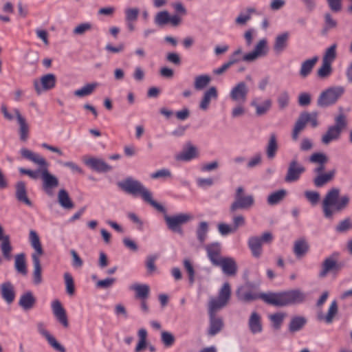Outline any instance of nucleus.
<instances>
[{
  "label": "nucleus",
  "mask_w": 352,
  "mask_h": 352,
  "mask_svg": "<svg viewBox=\"0 0 352 352\" xmlns=\"http://www.w3.org/2000/svg\"><path fill=\"white\" fill-rule=\"evenodd\" d=\"M236 295L239 301L245 303L261 299L267 305L278 307L300 304L306 298V294L300 289L280 292H258L250 283L239 287L236 292Z\"/></svg>",
  "instance_id": "nucleus-1"
},
{
  "label": "nucleus",
  "mask_w": 352,
  "mask_h": 352,
  "mask_svg": "<svg viewBox=\"0 0 352 352\" xmlns=\"http://www.w3.org/2000/svg\"><path fill=\"white\" fill-rule=\"evenodd\" d=\"M20 153L23 158L26 159L42 168L41 177L43 180V190L49 196H52V189L58 186V179L56 176L49 172L47 168L49 164L47 161L38 154L34 153L26 148H21Z\"/></svg>",
  "instance_id": "nucleus-2"
},
{
  "label": "nucleus",
  "mask_w": 352,
  "mask_h": 352,
  "mask_svg": "<svg viewBox=\"0 0 352 352\" xmlns=\"http://www.w3.org/2000/svg\"><path fill=\"white\" fill-rule=\"evenodd\" d=\"M340 190L333 187L329 189L322 202L323 215L327 219H332L335 213L344 210L349 205V197L344 195L340 199Z\"/></svg>",
  "instance_id": "nucleus-3"
},
{
  "label": "nucleus",
  "mask_w": 352,
  "mask_h": 352,
  "mask_svg": "<svg viewBox=\"0 0 352 352\" xmlns=\"http://www.w3.org/2000/svg\"><path fill=\"white\" fill-rule=\"evenodd\" d=\"M118 186L124 192L133 197L140 195L142 199L160 212H165V208L153 199L151 192L140 181L131 177L118 183Z\"/></svg>",
  "instance_id": "nucleus-4"
},
{
  "label": "nucleus",
  "mask_w": 352,
  "mask_h": 352,
  "mask_svg": "<svg viewBox=\"0 0 352 352\" xmlns=\"http://www.w3.org/2000/svg\"><path fill=\"white\" fill-rule=\"evenodd\" d=\"M334 121L335 124L329 126L322 136L321 142L325 145H328L332 141L338 140L340 138L342 132L347 126L346 117L343 113L336 116Z\"/></svg>",
  "instance_id": "nucleus-5"
},
{
  "label": "nucleus",
  "mask_w": 352,
  "mask_h": 352,
  "mask_svg": "<svg viewBox=\"0 0 352 352\" xmlns=\"http://www.w3.org/2000/svg\"><path fill=\"white\" fill-rule=\"evenodd\" d=\"M254 204V196L252 194H245V188L240 186L235 190L234 199L230 206V212L233 213L238 210H248Z\"/></svg>",
  "instance_id": "nucleus-6"
},
{
  "label": "nucleus",
  "mask_w": 352,
  "mask_h": 352,
  "mask_svg": "<svg viewBox=\"0 0 352 352\" xmlns=\"http://www.w3.org/2000/svg\"><path fill=\"white\" fill-rule=\"evenodd\" d=\"M318 113L316 111L302 112L296 120L292 132L293 141L296 142L298 140L300 133L305 129L307 124L310 123L313 128L317 127L318 126Z\"/></svg>",
  "instance_id": "nucleus-7"
},
{
  "label": "nucleus",
  "mask_w": 352,
  "mask_h": 352,
  "mask_svg": "<svg viewBox=\"0 0 352 352\" xmlns=\"http://www.w3.org/2000/svg\"><path fill=\"white\" fill-rule=\"evenodd\" d=\"M205 250L212 264H236V261L233 258L221 256V245L219 242L206 245Z\"/></svg>",
  "instance_id": "nucleus-8"
},
{
  "label": "nucleus",
  "mask_w": 352,
  "mask_h": 352,
  "mask_svg": "<svg viewBox=\"0 0 352 352\" xmlns=\"http://www.w3.org/2000/svg\"><path fill=\"white\" fill-rule=\"evenodd\" d=\"M344 92L342 87H333L322 91L317 100V105L320 107H327L335 104Z\"/></svg>",
  "instance_id": "nucleus-9"
},
{
  "label": "nucleus",
  "mask_w": 352,
  "mask_h": 352,
  "mask_svg": "<svg viewBox=\"0 0 352 352\" xmlns=\"http://www.w3.org/2000/svg\"><path fill=\"white\" fill-rule=\"evenodd\" d=\"M193 217L189 213H179L175 215H164V220L168 230L173 232L183 234L182 226L192 219Z\"/></svg>",
  "instance_id": "nucleus-10"
},
{
  "label": "nucleus",
  "mask_w": 352,
  "mask_h": 352,
  "mask_svg": "<svg viewBox=\"0 0 352 352\" xmlns=\"http://www.w3.org/2000/svg\"><path fill=\"white\" fill-rule=\"evenodd\" d=\"M249 92L246 83L243 81L236 84L230 90L229 96L231 100L237 104H244Z\"/></svg>",
  "instance_id": "nucleus-11"
},
{
  "label": "nucleus",
  "mask_w": 352,
  "mask_h": 352,
  "mask_svg": "<svg viewBox=\"0 0 352 352\" xmlns=\"http://www.w3.org/2000/svg\"><path fill=\"white\" fill-rule=\"evenodd\" d=\"M305 170V168L297 160L296 157L293 158L289 164L284 178L285 182L292 183L298 181Z\"/></svg>",
  "instance_id": "nucleus-12"
},
{
  "label": "nucleus",
  "mask_w": 352,
  "mask_h": 352,
  "mask_svg": "<svg viewBox=\"0 0 352 352\" xmlns=\"http://www.w3.org/2000/svg\"><path fill=\"white\" fill-rule=\"evenodd\" d=\"M29 241L32 248L34 249V252L32 254V258L33 264H40V258L43 256L44 251L40 241L39 236L36 231L31 230L29 234Z\"/></svg>",
  "instance_id": "nucleus-13"
},
{
  "label": "nucleus",
  "mask_w": 352,
  "mask_h": 352,
  "mask_svg": "<svg viewBox=\"0 0 352 352\" xmlns=\"http://www.w3.org/2000/svg\"><path fill=\"white\" fill-rule=\"evenodd\" d=\"M56 78L53 74H47L41 77L40 80H34L36 92L41 94L43 91L50 90L56 85Z\"/></svg>",
  "instance_id": "nucleus-14"
},
{
  "label": "nucleus",
  "mask_w": 352,
  "mask_h": 352,
  "mask_svg": "<svg viewBox=\"0 0 352 352\" xmlns=\"http://www.w3.org/2000/svg\"><path fill=\"white\" fill-rule=\"evenodd\" d=\"M267 54V41L263 38L260 40L255 45L254 49L243 56V60L245 62H252L258 57L264 56Z\"/></svg>",
  "instance_id": "nucleus-15"
},
{
  "label": "nucleus",
  "mask_w": 352,
  "mask_h": 352,
  "mask_svg": "<svg viewBox=\"0 0 352 352\" xmlns=\"http://www.w3.org/2000/svg\"><path fill=\"white\" fill-rule=\"evenodd\" d=\"M38 332L43 336L48 344L58 352H66L65 348L61 345L56 338L52 336L45 329V324L43 322H39L36 324Z\"/></svg>",
  "instance_id": "nucleus-16"
},
{
  "label": "nucleus",
  "mask_w": 352,
  "mask_h": 352,
  "mask_svg": "<svg viewBox=\"0 0 352 352\" xmlns=\"http://www.w3.org/2000/svg\"><path fill=\"white\" fill-rule=\"evenodd\" d=\"M83 161L87 166L98 173H107L112 170L111 166L100 158L87 157L85 158Z\"/></svg>",
  "instance_id": "nucleus-17"
},
{
  "label": "nucleus",
  "mask_w": 352,
  "mask_h": 352,
  "mask_svg": "<svg viewBox=\"0 0 352 352\" xmlns=\"http://www.w3.org/2000/svg\"><path fill=\"white\" fill-rule=\"evenodd\" d=\"M17 122L19 124V139L22 142H26L29 138L30 127L26 119L21 114L18 109H14Z\"/></svg>",
  "instance_id": "nucleus-18"
},
{
  "label": "nucleus",
  "mask_w": 352,
  "mask_h": 352,
  "mask_svg": "<svg viewBox=\"0 0 352 352\" xmlns=\"http://www.w3.org/2000/svg\"><path fill=\"white\" fill-rule=\"evenodd\" d=\"M52 311L57 320L65 328L68 327L69 322L66 311L58 300L52 303Z\"/></svg>",
  "instance_id": "nucleus-19"
},
{
  "label": "nucleus",
  "mask_w": 352,
  "mask_h": 352,
  "mask_svg": "<svg viewBox=\"0 0 352 352\" xmlns=\"http://www.w3.org/2000/svg\"><path fill=\"white\" fill-rule=\"evenodd\" d=\"M0 241L1 243V251L2 252L4 261L6 262H10L12 258V246L10 242V237L8 235L3 234V228L0 224Z\"/></svg>",
  "instance_id": "nucleus-20"
},
{
  "label": "nucleus",
  "mask_w": 352,
  "mask_h": 352,
  "mask_svg": "<svg viewBox=\"0 0 352 352\" xmlns=\"http://www.w3.org/2000/svg\"><path fill=\"white\" fill-rule=\"evenodd\" d=\"M0 294L8 304L12 303L15 299L14 287L10 282H5L0 285Z\"/></svg>",
  "instance_id": "nucleus-21"
},
{
  "label": "nucleus",
  "mask_w": 352,
  "mask_h": 352,
  "mask_svg": "<svg viewBox=\"0 0 352 352\" xmlns=\"http://www.w3.org/2000/svg\"><path fill=\"white\" fill-rule=\"evenodd\" d=\"M218 98V91L215 87H209L204 91L203 97L199 104V108L206 111L208 109L212 100H216Z\"/></svg>",
  "instance_id": "nucleus-22"
},
{
  "label": "nucleus",
  "mask_w": 352,
  "mask_h": 352,
  "mask_svg": "<svg viewBox=\"0 0 352 352\" xmlns=\"http://www.w3.org/2000/svg\"><path fill=\"white\" fill-rule=\"evenodd\" d=\"M36 299L32 292L28 291L23 294L19 300V305L25 311L32 309L36 305Z\"/></svg>",
  "instance_id": "nucleus-23"
},
{
  "label": "nucleus",
  "mask_w": 352,
  "mask_h": 352,
  "mask_svg": "<svg viewBox=\"0 0 352 352\" xmlns=\"http://www.w3.org/2000/svg\"><path fill=\"white\" fill-rule=\"evenodd\" d=\"M15 196L16 199L22 203H24L28 206H32V203L27 195L26 186L24 182L19 181L16 184Z\"/></svg>",
  "instance_id": "nucleus-24"
},
{
  "label": "nucleus",
  "mask_w": 352,
  "mask_h": 352,
  "mask_svg": "<svg viewBox=\"0 0 352 352\" xmlns=\"http://www.w3.org/2000/svg\"><path fill=\"white\" fill-rule=\"evenodd\" d=\"M248 327L250 331L253 334L262 332L263 326L261 316L256 311L252 312L248 320Z\"/></svg>",
  "instance_id": "nucleus-25"
},
{
  "label": "nucleus",
  "mask_w": 352,
  "mask_h": 352,
  "mask_svg": "<svg viewBox=\"0 0 352 352\" xmlns=\"http://www.w3.org/2000/svg\"><path fill=\"white\" fill-rule=\"evenodd\" d=\"M289 34L287 32L278 34L274 41L273 50L276 54L282 53L287 47Z\"/></svg>",
  "instance_id": "nucleus-26"
},
{
  "label": "nucleus",
  "mask_w": 352,
  "mask_h": 352,
  "mask_svg": "<svg viewBox=\"0 0 352 352\" xmlns=\"http://www.w3.org/2000/svg\"><path fill=\"white\" fill-rule=\"evenodd\" d=\"M338 313V306L336 300L331 302L327 313L324 315L320 313L318 315V319L319 320H323L327 324H331L333 322L334 318Z\"/></svg>",
  "instance_id": "nucleus-27"
},
{
  "label": "nucleus",
  "mask_w": 352,
  "mask_h": 352,
  "mask_svg": "<svg viewBox=\"0 0 352 352\" xmlns=\"http://www.w3.org/2000/svg\"><path fill=\"white\" fill-rule=\"evenodd\" d=\"M129 289L135 292V298L137 299H147L149 296L150 287L147 284H133L129 286Z\"/></svg>",
  "instance_id": "nucleus-28"
},
{
  "label": "nucleus",
  "mask_w": 352,
  "mask_h": 352,
  "mask_svg": "<svg viewBox=\"0 0 352 352\" xmlns=\"http://www.w3.org/2000/svg\"><path fill=\"white\" fill-rule=\"evenodd\" d=\"M318 60V57L315 56L311 58L305 60L301 63L299 74L302 78L307 77L312 72L314 66Z\"/></svg>",
  "instance_id": "nucleus-29"
},
{
  "label": "nucleus",
  "mask_w": 352,
  "mask_h": 352,
  "mask_svg": "<svg viewBox=\"0 0 352 352\" xmlns=\"http://www.w3.org/2000/svg\"><path fill=\"white\" fill-rule=\"evenodd\" d=\"M210 325L208 330V335L214 336L221 331L223 327V320L216 316L209 315Z\"/></svg>",
  "instance_id": "nucleus-30"
},
{
  "label": "nucleus",
  "mask_w": 352,
  "mask_h": 352,
  "mask_svg": "<svg viewBox=\"0 0 352 352\" xmlns=\"http://www.w3.org/2000/svg\"><path fill=\"white\" fill-rule=\"evenodd\" d=\"M278 149V141L275 133H271L266 146V155L268 159L272 160L275 157Z\"/></svg>",
  "instance_id": "nucleus-31"
},
{
  "label": "nucleus",
  "mask_w": 352,
  "mask_h": 352,
  "mask_svg": "<svg viewBox=\"0 0 352 352\" xmlns=\"http://www.w3.org/2000/svg\"><path fill=\"white\" fill-rule=\"evenodd\" d=\"M58 202L65 210H71L74 207V204L70 199L67 191L65 189H60L58 191Z\"/></svg>",
  "instance_id": "nucleus-32"
},
{
  "label": "nucleus",
  "mask_w": 352,
  "mask_h": 352,
  "mask_svg": "<svg viewBox=\"0 0 352 352\" xmlns=\"http://www.w3.org/2000/svg\"><path fill=\"white\" fill-rule=\"evenodd\" d=\"M307 323V319L303 316H294L288 325V330L291 333L300 331Z\"/></svg>",
  "instance_id": "nucleus-33"
},
{
  "label": "nucleus",
  "mask_w": 352,
  "mask_h": 352,
  "mask_svg": "<svg viewBox=\"0 0 352 352\" xmlns=\"http://www.w3.org/2000/svg\"><path fill=\"white\" fill-rule=\"evenodd\" d=\"M309 248L307 241L305 239H300L296 240L294 244V253L298 257L304 256L308 252Z\"/></svg>",
  "instance_id": "nucleus-34"
},
{
  "label": "nucleus",
  "mask_w": 352,
  "mask_h": 352,
  "mask_svg": "<svg viewBox=\"0 0 352 352\" xmlns=\"http://www.w3.org/2000/svg\"><path fill=\"white\" fill-rule=\"evenodd\" d=\"M198 155L197 148L195 146L188 144L187 148L177 156V160L188 162L197 157Z\"/></svg>",
  "instance_id": "nucleus-35"
},
{
  "label": "nucleus",
  "mask_w": 352,
  "mask_h": 352,
  "mask_svg": "<svg viewBox=\"0 0 352 352\" xmlns=\"http://www.w3.org/2000/svg\"><path fill=\"white\" fill-rule=\"evenodd\" d=\"M262 245L258 236H252L248 240V246L254 257H259L261 256Z\"/></svg>",
  "instance_id": "nucleus-36"
},
{
  "label": "nucleus",
  "mask_w": 352,
  "mask_h": 352,
  "mask_svg": "<svg viewBox=\"0 0 352 352\" xmlns=\"http://www.w3.org/2000/svg\"><path fill=\"white\" fill-rule=\"evenodd\" d=\"M98 85L99 84L96 82L86 84L80 89L74 91V96L79 98H83L89 96L94 92L95 89L98 87Z\"/></svg>",
  "instance_id": "nucleus-37"
},
{
  "label": "nucleus",
  "mask_w": 352,
  "mask_h": 352,
  "mask_svg": "<svg viewBox=\"0 0 352 352\" xmlns=\"http://www.w3.org/2000/svg\"><path fill=\"white\" fill-rule=\"evenodd\" d=\"M251 105L256 109V114L258 116L265 115L270 109L272 107V100L270 99L265 100L261 104H257L255 100L251 102Z\"/></svg>",
  "instance_id": "nucleus-38"
},
{
  "label": "nucleus",
  "mask_w": 352,
  "mask_h": 352,
  "mask_svg": "<svg viewBox=\"0 0 352 352\" xmlns=\"http://www.w3.org/2000/svg\"><path fill=\"white\" fill-rule=\"evenodd\" d=\"M210 81L211 78L208 74L197 76L194 80V88L196 90H202L210 84Z\"/></svg>",
  "instance_id": "nucleus-39"
},
{
  "label": "nucleus",
  "mask_w": 352,
  "mask_h": 352,
  "mask_svg": "<svg viewBox=\"0 0 352 352\" xmlns=\"http://www.w3.org/2000/svg\"><path fill=\"white\" fill-rule=\"evenodd\" d=\"M208 224L206 221H201L199 223L196 230L197 240L201 244H203L208 236Z\"/></svg>",
  "instance_id": "nucleus-40"
},
{
  "label": "nucleus",
  "mask_w": 352,
  "mask_h": 352,
  "mask_svg": "<svg viewBox=\"0 0 352 352\" xmlns=\"http://www.w3.org/2000/svg\"><path fill=\"white\" fill-rule=\"evenodd\" d=\"M286 194L287 191L284 189L271 193L267 197V204L271 206L278 204L285 198Z\"/></svg>",
  "instance_id": "nucleus-41"
},
{
  "label": "nucleus",
  "mask_w": 352,
  "mask_h": 352,
  "mask_svg": "<svg viewBox=\"0 0 352 352\" xmlns=\"http://www.w3.org/2000/svg\"><path fill=\"white\" fill-rule=\"evenodd\" d=\"M324 25L323 29L322 30V34L323 35L327 34V33L331 29H334L338 25V22L332 17L331 14L329 12H327L324 15Z\"/></svg>",
  "instance_id": "nucleus-42"
},
{
  "label": "nucleus",
  "mask_w": 352,
  "mask_h": 352,
  "mask_svg": "<svg viewBox=\"0 0 352 352\" xmlns=\"http://www.w3.org/2000/svg\"><path fill=\"white\" fill-rule=\"evenodd\" d=\"M227 305V303L223 302L219 298H212L208 304V314L215 316L217 311L221 309Z\"/></svg>",
  "instance_id": "nucleus-43"
},
{
  "label": "nucleus",
  "mask_w": 352,
  "mask_h": 352,
  "mask_svg": "<svg viewBox=\"0 0 352 352\" xmlns=\"http://www.w3.org/2000/svg\"><path fill=\"white\" fill-rule=\"evenodd\" d=\"M256 10L254 8H248L246 13H240L239 15L235 19V23L239 25H245L250 19L251 14L255 13Z\"/></svg>",
  "instance_id": "nucleus-44"
},
{
  "label": "nucleus",
  "mask_w": 352,
  "mask_h": 352,
  "mask_svg": "<svg viewBox=\"0 0 352 352\" xmlns=\"http://www.w3.org/2000/svg\"><path fill=\"white\" fill-rule=\"evenodd\" d=\"M285 316L286 314L281 312L275 313L269 316V318L272 323V327L274 329L278 330L280 329Z\"/></svg>",
  "instance_id": "nucleus-45"
},
{
  "label": "nucleus",
  "mask_w": 352,
  "mask_h": 352,
  "mask_svg": "<svg viewBox=\"0 0 352 352\" xmlns=\"http://www.w3.org/2000/svg\"><path fill=\"white\" fill-rule=\"evenodd\" d=\"M336 48H337L336 43H333L329 47H328L325 50L324 54L322 57V61L331 64L332 62L336 58V55H337Z\"/></svg>",
  "instance_id": "nucleus-46"
},
{
  "label": "nucleus",
  "mask_w": 352,
  "mask_h": 352,
  "mask_svg": "<svg viewBox=\"0 0 352 352\" xmlns=\"http://www.w3.org/2000/svg\"><path fill=\"white\" fill-rule=\"evenodd\" d=\"M352 229V220L347 217L338 222L335 228L338 233H344Z\"/></svg>",
  "instance_id": "nucleus-47"
},
{
  "label": "nucleus",
  "mask_w": 352,
  "mask_h": 352,
  "mask_svg": "<svg viewBox=\"0 0 352 352\" xmlns=\"http://www.w3.org/2000/svg\"><path fill=\"white\" fill-rule=\"evenodd\" d=\"M231 296V288L228 283H225L221 287L217 298L226 303H228Z\"/></svg>",
  "instance_id": "nucleus-48"
},
{
  "label": "nucleus",
  "mask_w": 352,
  "mask_h": 352,
  "mask_svg": "<svg viewBox=\"0 0 352 352\" xmlns=\"http://www.w3.org/2000/svg\"><path fill=\"white\" fill-rule=\"evenodd\" d=\"M161 342L166 348L171 347L175 342V338L169 331H162L161 332Z\"/></svg>",
  "instance_id": "nucleus-49"
},
{
  "label": "nucleus",
  "mask_w": 352,
  "mask_h": 352,
  "mask_svg": "<svg viewBox=\"0 0 352 352\" xmlns=\"http://www.w3.org/2000/svg\"><path fill=\"white\" fill-rule=\"evenodd\" d=\"M169 13L166 10L158 12L155 17V23L160 27H162L168 23Z\"/></svg>",
  "instance_id": "nucleus-50"
},
{
  "label": "nucleus",
  "mask_w": 352,
  "mask_h": 352,
  "mask_svg": "<svg viewBox=\"0 0 352 352\" xmlns=\"http://www.w3.org/2000/svg\"><path fill=\"white\" fill-rule=\"evenodd\" d=\"M64 280L66 285V292L69 295H74L75 293L74 282L72 274L69 272L64 274Z\"/></svg>",
  "instance_id": "nucleus-51"
},
{
  "label": "nucleus",
  "mask_w": 352,
  "mask_h": 352,
  "mask_svg": "<svg viewBox=\"0 0 352 352\" xmlns=\"http://www.w3.org/2000/svg\"><path fill=\"white\" fill-rule=\"evenodd\" d=\"M19 171L21 174L26 175L30 178H31L34 180H36L41 177V173H42V168L40 167L39 168H38L36 170H30V169H27V168L21 167L19 168Z\"/></svg>",
  "instance_id": "nucleus-52"
},
{
  "label": "nucleus",
  "mask_w": 352,
  "mask_h": 352,
  "mask_svg": "<svg viewBox=\"0 0 352 352\" xmlns=\"http://www.w3.org/2000/svg\"><path fill=\"white\" fill-rule=\"evenodd\" d=\"M331 72V64L322 61L321 67L317 71V75L320 78H325L328 77Z\"/></svg>",
  "instance_id": "nucleus-53"
},
{
  "label": "nucleus",
  "mask_w": 352,
  "mask_h": 352,
  "mask_svg": "<svg viewBox=\"0 0 352 352\" xmlns=\"http://www.w3.org/2000/svg\"><path fill=\"white\" fill-rule=\"evenodd\" d=\"M277 102L280 110L287 107L289 103V96L288 92L286 91H282L278 96Z\"/></svg>",
  "instance_id": "nucleus-54"
},
{
  "label": "nucleus",
  "mask_w": 352,
  "mask_h": 352,
  "mask_svg": "<svg viewBox=\"0 0 352 352\" xmlns=\"http://www.w3.org/2000/svg\"><path fill=\"white\" fill-rule=\"evenodd\" d=\"M92 25L90 23L86 22L80 23L73 30V34L78 36H82L87 32L90 31Z\"/></svg>",
  "instance_id": "nucleus-55"
},
{
  "label": "nucleus",
  "mask_w": 352,
  "mask_h": 352,
  "mask_svg": "<svg viewBox=\"0 0 352 352\" xmlns=\"http://www.w3.org/2000/svg\"><path fill=\"white\" fill-rule=\"evenodd\" d=\"M171 172L166 168L158 170L151 174V178L153 179H166L171 177Z\"/></svg>",
  "instance_id": "nucleus-56"
},
{
  "label": "nucleus",
  "mask_w": 352,
  "mask_h": 352,
  "mask_svg": "<svg viewBox=\"0 0 352 352\" xmlns=\"http://www.w3.org/2000/svg\"><path fill=\"white\" fill-rule=\"evenodd\" d=\"M309 162L316 164H326L328 162V157L324 153H314L310 156Z\"/></svg>",
  "instance_id": "nucleus-57"
},
{
  "label": "nucleus",
  "mask_w": 352,
  "mask_h": 352,
  "mask_svg": "<svg viewBox=\"0 0 352 352\" xmlns=\"http://www.w3.org/2000/svg\"><path fill=\"white\" fill-rule=\"evenodd\" d=\"M330 182V179L324 173L318 175L313 179L314 184L317 188L322 187Z\"/></svg>",
  "instance_id": "nucleus-58"
},
{
  "label": "nucleus",
  "mask_w": 352,
  "mask_h": 352,
  "mask_svg": "<svg viewBox=\"0 0 352 352\" xmlns=\"http://www.w3.org/2000/svg\"><path fill=\"white\" fill-rule=\"evenodd\" d=\"M305 197L313 206L316 205L320 200V194L316 191L307 190Z\"/></svg>",
  "instance_id": "nucleus-59"
},
{
  "label": "nucleus",
  "mask_w": 352,
  "mask_h": 352,
  "mask_svg": "<svg viewBox=\"0 0 352 352\" xmlns=\"http://www.w3.org/2000/svg\"><path fill=\"white\" fill-rule=\"evenodd\" d=\"M243 53V50L241 47H239L236 49L230 56L229 60L227 63H230L229 65L231 67L234 64L239 62L241 60H243V56L241 57V55Z\"/></svg>",
  "instance_id": "nucleus-60"
},
{
  "label": "nucleus",
  "mask_w": 352,
  "mask_h": 352,
  "mask_svg": "<svg viewBox=\"0 0 352 352\" xmlns=\"http://www.w3.org/2000/svg\"><path fill=\"white\" fill-rule=\"evenodd\" d=\"M126 21L127 22L135 21L139 14L138 8H128L125 10Z\"/></svg>",
  "instance_id": "nucleus-61"
},
{
  "label": "nucleus",
  "mask_w": 352,
  "mask_h": 352,
  "mask_svg": "<svg viewBox=\"0 0 352 352\" xmlns=\"http://www.w3.org/2000/svg\"><path fill=\"white\" fill-rule=\"evenodd\" d=\"M218 231L222 236H226L231 233L235 232L232 226H230L225 223H220L218 224Z\"/></svg>",
  "instance_id": "nucleus-62"
},
{
  "label": "nucleus",
  "mask_w": 352,
  "mask_h": 352,
  "mask_svg": "<svg viewBox=\"0 0 352 352\" xmlns=\"http://www.w3.org/2000/svg\"><path fill=\"white\" fill-rule=\"evenodd\" d=\"M42 267L41 265H34L33 272V283L39 285L42 282Z\"/></svg>",
  "instance_id": "nucleus-63"
},
{
  "label": "nucleus",
  "mask_w": 352,
  "mask_h": 352,
  "mask_svg": "<svg viewBox=\"0 0 352 352\" xmlns=\"http://www.w3.org/2000/svg\"><path fill=\"white\" fill-rule=\"evenodd\" d=\"M116 278H107L103 280H98L96 283V287L98 288H104L107 289L111 287L113 284L115 283Z\"/></svg>",
  "instance_id": "nucleus-64"
}]
</instances>
